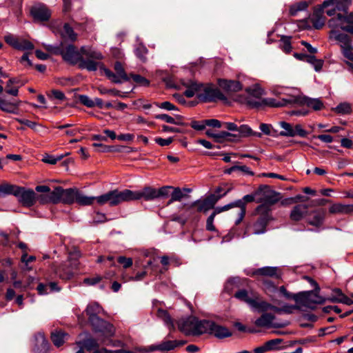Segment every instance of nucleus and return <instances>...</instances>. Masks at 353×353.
<instances>
[{
  "label": "nucleus",
  "mask_w": 353,
  "mask_h": 353,
  "mask_svg": "<svg viewBox=\"0 0 353 353\" xmlns=\"http://www.w3.org/2000/svg\"><path fill=\"white\" fill-rule=\"evenodd\" d=\"M183 85L187 88L183 92L184 96L188 98H192L194 96L196 92L200 93L203 86V83L190 80L188 82L183 83Z\"/></svg>",
  "instance_id": "obj_20"
},
{
  "label": "nucleus",
  "mask_w": 353,
  "mask_h": 353,
  "mask_svg": "<svg viewBox=\"0 0 353 353\" xmlns=\"http://www.w3.org/2000/svg\"><path fill=\"white\" fill-rule=\"evenodd\" d=\"M283 342V339H274L270 341H268L265 343L267 351H271L274 350H276L278 348V345H280Z\"/></svg>",
  "instance_id": "obj_53"
},
{
  "label": "nucleus",
  "mask_w": 353,
  "mask_h": 353,
  "mask_svg": "<svg viewBox=\"0 0 353 353\" xmlns=\"http://www.w3.org/2000/svg\"><path fill=\"white\" fill-rule=\"evenodd\" d=\"M77 344L80 348H82L83 350H86L88 352L94 351L100 345L97 340L90 336L77 341Z\"/></svg>",
  "instance_id": "obj_21"
},
{
  "label": "nucleus",
  "mask_w": 353,
  "mask_h": 353,
  "mask_svg": "<svg viewBox=\"0 0 353 353\" xmlns=\"http://www.w3.org/2000/svg\"><path fill=\"white\" fill-rule=\"evenodd\" d=\"M308 6L309 3L305 1L298 2L290 6L289 14L290 16L294 17L296 15L298 12L306 10Z\"/></svg>",
  "instance_id": "obj_34"
},
{
  "label": "nucleus",
  "mask_w": 353,
  "mask_h": 353,
  "mask_svg": "<svg viewBox=\"0 0 353 353\" xmlns=\"http://www.w3.org/2000/svg\"><path fill=\"white\" fill-rule=\"evenodd\" d=\"M172 186H163L159 189L146 185L138 191L125 189L122 191L118 189L108 191L103 194L100 199L101 202L109 201L110 206H117L123 202L139 200L153 201L159 198H165L170 194Z\"/></svg>",
  "instance_id": "obj_1"
},
{
  "label": "nucleus",
  "mask_w": 353,
  "mask_h": 353,
  "mask_svg": "<svg viewBox=\"0 0 353 353\" xmlns=\"http://www.w3.org/2000/svg\"><path fill=\"white\" fill-rule=\"evenodd\" d=\"M333 292L334 293H339V297L330 296L327 299L329 301L332 303H342L347 305H351L353 304V300L344 294L341 289L334 288L333 289Z\"/></svg>",
  "instance_id": "obj_29"
},
{
  "label": "nucleus",
  "mask_w": 353,
  "mask_h": 353,
  "mask_svg": "<svg viewBox=\"0 0 353 353\" xmlns=\"http://www.w3.org/2000/svg\"><path fill=\"white\" fill-rule=\"evenodd\" d=\"M204 334L213 335L214 337L223 339L230 337L232 332L226 327L217 324L213 321L206 320Z\"/></svg>",
  "instance_id": "obj_11"
},
{
  "label": "nucleus",
  "mask_w": 353,
  "mask_h": 353,
  "mask_svg": "<svg viewBox=\"0 0 353 353\" xmlns=\"http://www.w3.org/2000/svg\"><path fill=\"white\" fill-rule=\"evenodd\" d=\"M245 92L250 95L257 99H260L264 94L263 90L259 85H256L254 88L248 87L245 88Z\"/></svg>",
  "instance_id": "obj_51"
},
{
  "label": "nucleus",
  "mask_w": 353,
  "mask_h": 353,
  "mask_svg": "<svg viewBox=\"0 0 353 353\" xmlns=\"http://www.w3.org/2000/svg\"><path fill=\"white\" fill-rule=\"evenodd\" d=\"M238 128L239 130L237 132H239V134H236V137H234V139L249 137H256L259 138L262 137L261 132L253 131L248 125L243 124Z\"/></svg>",
  "instance_id": "obj_23"
},
{
  "label": "nucleus",
  "mask_w": 353,
  "mask_h": 353,
  "mask_svg": "<svg viewBox=\"0 0 353 353\" xmlns=\"http://www.w3.org/2000/svg\"><path fill=\"white\" fill-rule=\"evenodd\" d=\"M16 185H12L8 183L0 184V198L7 195H13Z\"/></svg>",
  "instance_id": "obj_42"
},
{
  "label": "nucleus",
  "mask_w": 353,
  "mask_h": 353,
  "mask_svg": "<svg viewBox=\"0 0 353 353\" xmlns=\"http://www.w3.org/2000/svg\"><path fill=\"white\" fill-rule=\"evenodd\" d=\"M148 50L147 48L143 44H139L134 50V54L136 57L139 59L142 62H145L146 61V54Z\"/></svg>",
  "instance_id": "obj_49"
},
{
  "label": "nucleus",
  "mask_w": 353,
  "mask_h": 353,
  "mask_svg": "<svg viewBox=\"0 0 353 353\" xmlns=\"http://www.w3.org/2000/svg\"><path fill=\"white\" fill-rule=\"evenodd\" d=\"M196 97L199 102L203 103H216L219 101L224 103L228 101V97L221 92L219 88L216 87L212 83H203L201 91L196 94Z\"/></svg>",
  "instance_id": "obj_6"
},
{
  "label": "nucleus",
  "mask_w": 353,
  "mask_h": 353,
  "mask_svg": "<svg viewBox=\"0 0 353 353\" xmlns=\"http://www.w3.org/2000/svg\"><path fill=\"white\" fill-rule=\"evenodd\" d=\"M334 112L340 114H348L352 112L351 105L348 103H340L334 109Z\"/></svg>",
  "instance_id": "obj_46"
},
{
  "label": "nucleus",
  "mask_w": 353,
  "mask_h": 353,
  "mask_svg": "<svg viewBox=\"0 0 353 353\" xmlns=\"http://www.w3.org/2000/svg\"><path fill=\"white\" fill-rule=\"evenodd\" d=\"M170 190H173V191L171 193V198L168 203V205L171 204L174 201H180L183 198L188 196V195L184 194L182 190L179 187H172V188H171Z\"/></svg>",
  "instance_id": "obj_39"
},
{
  "label": "nucleus",
  "mask_w": 353,
  "mask_h": 353,
  "mask_svg": "<svg viewBox=\"0 0 353 353\" xmlns=\"http://www.w3.org/2000/svg\"><path fill=\"white\" fill-rule=\"evenodd\" d=\"M154 141L158 145H159L161 146H167V145H170L173 142L174 137H168V139H163L161 137H156L154 139Z\"/></svg>",
  "instance_id": "obj_64"
},
{
  "label": "nucleus",
  "mask_w": 353,
  "mask_h": 353,
  "mask_svg": "<svg viewBox=\"0 0 353 353\" xmlns=\"http://www.w3.org/2000/svg\"><path fill=\"white\" fill-rule=\"evenodd\" d=\"M191 128H192L195 130L201 131L205 129L206 125L203 120L202 121H196L192 120L191 123L189 124Z\"/></svg>",
  "instance_id": "obj_63"
},
{
  "label": "nucleus",
  "mask_w": 353,
  "mask_h": 353,
  "mask_svg": "<svg viewBox=\"0 0 353 353\" xmlns=\"http://www.w3.org/2000/svg\"><path fill=\"white\" fill-rule=\"evenodd\" d=\"M4 40L6 43L16 49L19 44V40L12 34H8L4 37Z\"/></svg>",
  "instance_id": "obj_59"
},
{
  "label": "nucleus",
  "mask_w": 353,
  "mask_h": 353,
  "mask_svg": "<svg viewBox=\"0 0 353 353\" xmlns=\"http://www.w3.org/2000/svg\"><path fill=\"white\" fill-rule=\"evenodd\" d=\"M102 311V307L97 303H92L88 305L85 310L86 315L88 316V321H98V314Z\"/></svg>",
  "instance_id": "obj_28"
},
{
  "label": "nucleus",
  "mask_w": 353,
  "mask_h": 353,
  "mask_svg": "<svg viewBox=\"0 0 353 353\" xmlns=\"http://www.w3.org/2000/svg\"><path fill=\"white\" fill-rule=\"evenodd\" d=\"M154 104L159 108L166 110H179V108L170 103V101H164L163 103L154 102Z\"/></svg>",
  "instance_id": "obj_55"
},
{
  "label": "nucleus",
  "mask_w": 353,
  "mask_h": 353,
  "mask_svg": "<svg viewBox=\"0 0 353 353\" xmlns=\"http://www.w3.org/2000/svg\"><path fill=\"white\" fill-rule=\"evenodd\" d=\"M341 48L342 54L344 57L350 61H353V46L352 45L348 46H341Z\"/></svg>",
  "instance_id": "obj_60"
},
{
  "label": "nucleus",
  "mask_w": 353,
  "mask_h": 353,
  "mask_svg": "<svg viewBox=\"0 0 353 353\" xmlns=\"http://www.w3.org/2000/svg\"><path fill=\"white\" fill-rule=\"evenodd\" d=\"M95 332L101 333L105 337L113 336L115 334V329L112 324L98 317L97 321H89Z\"/></svg>",
  "instance_id": "obj_14"
},
{
  "label": "nucleus",
  "mask_w": 353,
  "mask_h": 353,
  "mask_svg": "<svg viewBox=\"0 0 353 353\" xmlns=\"http://www.w3.org/2000/svg\"><path fill=\"white\" fill-rule=\"evenodd\" d=\"M157 316L161 319L166 325L170 327L172 330H174V325L172 319L166 310L159 309L157 310Z\"/></svg>",
  "instance_id": "obj_40"
},
{
  "label": "nucleus",
  "mask_w": 353,
  "mask_h": 353,
  "mask_svg": "<svg viewBox=\"0 0 353 353\" xmlns=\"http://www.w3.org/2000/svg\"><path fill=\"white\" fill-rule=\"evenodd\" d=\"M187 343L186 341H163L160 343V348H159V351L164 352V351H170L174 350L176 347H181Z\"/></svg>",
  "instance_id": "obj_32"
},
{
  "label": "nucleus",
  "mask_w": 353,
  "mask_h": 353,
  "mask_svg": "<svg viewBox=\"0 0 353 353\" xmlns=\"http://www.w3.org/2000/svg\"><path fill=\"white\" fill-rule=\"evenodd\" d=\"M64 47L65 43L63 41H61L59 45H48L45 47V48L48 52L54 55H61L62 57L63 54Z\"/></svg>",
  "instance_id": "obj_37"
},
{
  "label": "nucleus",
  "mask_w": 353,
  "mask_h": 353,
  "mask_svg": "<svg viewBox=\"0 0 353 353\" xmlns=\"http://www.w3.org/2000/svg\"><path fill=\"white\" fill-rule=\"evenodd\" d=\"M352 2V0H337L335 2L336 8L337 10L347 14Z\"/></svg>",
  "instance_id": "obj_47"
},
{
  "label": "nucleus",
  "mask_w": 353,
  "mask_h": 353,
  "mask_svg": "<svg viewBox=\"0 0 353 353\" xmlns=\"http://www.w3.org/2000/svg\"><path fill=\"white\" fill-rule=\"evenodd\" d=\"M129 77L130 79L131 78L133 80V81H134L137 84L139 85L148 87L150 84V82L148 79H147L145 77L140 74L130 73Z\"/></svg>",
  "instance_id": "obj_44"
},
{
  "label": "nucleus",
  "mask_w": 353,
  "mask_h": 353,
  "mask_svg": "<svg viewBox=\"0 0 353 353\" xmlns=\"http://www.w3.org/2000/svg\"><path fill=\"white\" fill-rule=\"evenodd\" d=\"M101 64L103 63L92 59H85L82 56L78 63V68L81 70L86 69L89 72H94L97 70L98 67L100 68Z\"/></svg>",
  "instance_id": "obj_25"
},
{
  "label": "nucleus",
  "mask_w": 353,
  "mask_h": 353,
  "mask_svg": "<svg viewBox=\"0 0 353 353\" xmlns=\"http://www.w3.org/2000/svg\"><path fill=\"white\" fill-rule=\"evenodd\" d=\"M34 46L32 43L30 41L23 39L22 41H19V44L17 45V47L16 50H32L34 49Z\"/></svg>",
  "instance_id": "obj_56"
},
{
  "label": "nucleus",
  "mask_w": 353,
  "mask_h": 353,
  "mask_svg": "<svg viewBox=\"0 0 353 353\" xmlns=\"http://www.w3.org/2000/svg\"><path fill=\"white\" fill-rule=\"evenodd\" d=\"M100 70L103 71L106 77L110 79L114 83H121V78L118 76V74H114L110 69L107 68L104 64H101L100 66Z\"/></svg>",
  "instance_id": "obj_38"
},
{
  "label": "nucleus",
  "mask_w": 353,
  "mask_h": 353,
  "mask_svg": "<svg viewBox=\"0 0 353 353\" xmlns=\"http://www.w3.org/2000/svg\"><path fill=\"white\" fill-rule=\"evenodd\" d=\"M117 261L121 264L123 268L126 269L132 265L133 261L132 258L120 256L117 259Z\"/></svg>",
  "instance_id": "obj_62"
},
{
  "label": "nucleus",
  "mask_w": 353,
  "mask_h": 353,
  "mask_svg": "<svg viewBox=\"0 0 353 353\" xmlns=\"http://www.w3.org/2000/svg\"><path fill=\"white\" fill-rule=\"evenodd\" d=\"M308 213V206L305 204H297L292 208L290 212L291 221H301Z\"/></svg>",
  "instance_id": "obj_19"
},
{
  "label": "nucleus",
  "mask_w": 353,
  "mask_h": 353,
  "mask_svg": "<svg viewBox=\"0 0 353 353\" xmlns=\"http://www.w3.org/2000/svg\"><path fill=\"white\" fill-rule=\"evenodd\" d=\"M294 103L305 105L315 111L320 110L323 108V103L321 99H312L306 96L292 97V104Z\"/></svg>",
  "instance_id": "obj_17"
},
{
  "label": "nucleus",
  "mask_w": 353,
  "mask_h": 353,
  "mask_svg": "<svg viewBox=\"0 0 353 353\" xmlns=\"http://www.w3.org/2000/svg\"><path fill=\"white\" fill-rule=\"evenodd\" d=\"M206 320H199L196 317L190 316L186 319H180L177 322L179 330L185 335L199 336L205 332Z\"/></svg>",
  "instance_id": "obj_7"
},
{
  "label": "nucleus",
  "mask_w": 353,
  "mask_h": 353,
  "mask_svg": "<svg viewBox=\"0 0 353 353\" xmlns=\"http://www.w3.org/2000/svg\"><path fill=\"white\" fill-rule=\"evenodd\" d=\"M250 275L252 276H260L279 279L281 276V272L277 267L267 266L253 270Z\"/></svg>",
  "instance_id": "obj_18"
},
{
  "label": "nucleus",
  "mask_w": 353,
  "mask_h": 353,
  "mask_svg": "<svg viewBox=\"0 0 353 353\" xmlns=\"http://www.w3.org/2000/svg\"><path fill=\"white\" fill-rule=\"evenodd\" d=\"M292 38L291 36L287 35H282L281 37L280 41L282 44L280 45V48L285 54H290L292 50L291 43Z\"/></svg>",
  "instance_id": "obj_36"
},
{
  "label": "nucleus",
  "mask_w": 353,
  "mask_h": 353,
  "mask_svg": "<svg viewBox=\"0 0 353 353\" xmlns=\"http://www.w3.org/2000/svg\"><path fill=\"white\" fill-rule=\"evenodd\" d=\"M255 194L262 195V203L255 210L259 216L256 221H274L272 207L281 199L280 193L272 190L268 185H261L255 191Z\"/></svg>",
  "instance_id": "obj_4"
},
{
  "label": "nucleus",
  "mask_w": 353,
  "mask_h": 353,
  "mask_svg": "<svg viewBox=\"0 0 353 353\" xmlns=\"http://www.w3.org/2000/svg\"><path fill=\"white\" fill-rule=\"evenodd\" d=\"M314 282L315 289L314 290L301 292L293 295V299L296 303L303 306L314 309L316 304H323L325 301V299L319 295L320 288L315 281Z\"/></svg>",
  "instance_id": "obj_5"
},
{
  "label": "nucleus",
  "mask_w": 353,
  "mask_h": 353,
  "mask_svg": "<svg viewBox=\"0 0 353 353\" xmlns=\"http://www.w3.org/2000/svg\"><path fill=\"white\" fill-rule=\"evenodd\" d=\"M330 38H334L336 41L341 43V46H348L352 45L351 37L345 34L340 32L339 30L332 29L330 32Z\"/></svg>",
  "instance_id": "obj_26"
},
{
  "label": "nucleus",
  "mask_w": 353,
  "mask_h": 353,
  "mask_svg": "<svg viewBox=\"0 0 353 353\" xmlns=\"http://www.w3.org/2000/svg\"><path fill=\"white\" fill-rule=\"evenodd\" d=\"M81 57L74 45L68 44L64 47L62 58L65 62L74 65L79 63Z\"/></svg>",
  "instance_id": "obj_16"
},
{
  "label": "nucleus",
  "mask_w": 353,
  "mask_h": 353,
  "mask_svg": "<svg viewBox=\"0 0 353 353\" xmlns=\"http://www.w3.org/2000/svg\"><path fill=\"white\" fill-rule=\"evenodd\" d=\"M17 105L18 103L8 101L0 97V110L3 112L18 114Z\"/></svg>",
  "instance_id": "obj_31"
},
{
  "label": "nucleus",
  "mask_w": 353,
  "mask_h": 353,
  "mask_svg": "<svg viewBox=\"0 0 353 353\" xmlns=\"http://www.w3.org/2000/svg\"><path fill=\"white\" fill-rule=\"evenodd\" d=\"M234 297L239 299L240 301H244L246 303L251 305L253 301V298H250L248 296V293L245 290H240L234 294Z\"/></svg>",
  "instance_id": "obj_48"
},
{
  "label": "nucleus",
  "mask_w": 353,
  "mask_h": 353,
  "mask_svg": "<svg viewBox=\"0 0 353 353\" xmlns=\"http://www.w3.org/2000/svg\"><path fill=\"white\" fill-rule=\"evenodd\" d=\"M114 69L116 72V74H118V76L124 81H130V77L125 72L123 66L122 65V63L120 61H116L114 65Z\"/></svg>",
  "instance_id": "obj_43"
},
{
  "label": "nucleus",
  "mask_w": 353,
  "mask_h": 353,
  "mask_svg": "<svg viewBox=\"0 0 353 353\" xmlns=\"http://www.w3.org/2000/svg\"><path fill=\"white\" fill-rule=\"evenodd\" d=\"M325 19V17H312L310 20L313 27L316 30H320L324 26Z\"/></svg>",
  "instance_id": "obj_58"
},
{
  "label": "nucleus",
  "mask_w": 353,
  "mask_h": 353,
  "mask_svg": "<svg viewBox=\"0 0 353 353\" xmlns=\"http://www.w3.org/2000/svg\"><path fill=\"white\" fill-rule=\"evenodd\" d=\"M101 196L102 194L98 196H86L77 188L64 189L61 186H57L50 194H41L40 199L43 203H52L53 205L62 203L71 205L77 203L81 206H88L92 205L94 201L100 205H109V201H100Z\"/></svg>",
  "instance_id": "obj_2"
},
{
  "label": "nucleus",
  "mask_w": 353,
  "mask_h": 353,
  "mask_svg": "<svg viewBox=\"0 0 353 353\" xmlns=\"http://www.w3.org/2000/svg\"><path fill=\"white\" fill-rule=\"evenodd\" d=\"M221 196L210 194L204 198L197 199L190 203H183L181 207V215L184 218L183 221H214L215 216L221 207H215Z\"/></svg>",
  "instance_id": "obj_3"
},
{
  "label": "nucleus",
  "mask_w": 353,
  "mask_h": 353,
  "mask_svg": "<svg viewBox=\"0 0 353 353\" xmlns=\"http://www.w3.org/2000/svg\"><path fill=\"white\" fill-rule=\"evenodd\" d=\"M279 125L283 129V130L279 132L280 137H292L294 134V128L295 125L293 123L282 121L279 122Z\"/></svg>",
  "instance_id": "obj_33"
},
{
  "label": "nucleus",
  "mask_w": 353,
  "mask_h": 353,
  "mask_svg": "<svg viewBox=\"0 0 353 353\" xmlns=\"http://www.w3.org/2000/svg\"><path fill=\"white\" fill-rule=\"evenodd\" d=\"M270 303L264 301H258V297L253 299L251 307L257 309L260 312H266L270 310Z\"/></svg>",
  "instance_id": "obj_41"
},
{
  "label": "nucleus",
  "mask_w": 353,
  "mask_h": 353,
  "mask_svg": "<svg viewBox=\"0 0 353 353\" xmlns=\"http://www.w3.org/2000/svg\"><path fill=\"white\" fill-rule=\"evenodd\" d=\"M79 101L88 108H94V101L88 96L85 94H79L77 96Z\"/></svg>",
  "instance_id": "obj_54"
},
{
  "label": "nucleus",
  "mask_w": 353,
  "mask_h": 353,
  "mask_svg": "<svg viewBox=\"0 0 353 353\" xmlns=\"http://www.w3.org/2000/svg\"><path fill=\"white\" fill-rule=\"evenodd\" d=\"M276 316L274 314L265 312L254 321V325L259 327L283 328L290 324V323L286 321L282 322H274Z\"/></svg>",
  "instance_id": "obj_12"
},
{
  "label": "nucleus",
  "mask_w": 353,
  "mask_h": 353,
  "mask_svg": "<svg viewBox=\"0 0 353 353\" xmlns=\"http://www.w3.org/2000/svg\"><path fill=\"white\" fill-rule=\"evenodd\" d=\"M263 104H265V107L279 108L286 106L292 104V96L288 98H283L279 101H276L274 98H265L263 99Z\"/></svg>",
  "instance_id": "obj_22"
},
{
  "label": "nucleus",
  "mask_w": 353,
  "mask_h": 353,
  "mask_svg": "<svg viewBox=\"0 0 353 353\" xmlns=\"http://www.w3.org/2000/svg\"><path fill=\"white\" fill-rule=\"evenodd\" d=\"M353 211V205H343L341 203H336L332 205L330 208L328 213L330 214H352Z\"/></svg>",
  "instance_id": "obj_30"
},
{
  "label": "nucleus",
  "mask_w": 353,
  "mask_h": 353,
  "mask_svg": "<svg viewBox=\"0 0 353 353\" xmlns=\"http://www.w3.org/2000/svg\"><path fill=\"white\" fill-rule=\"evenodd\" d=\"M254 201V194H246L242 199L231 202L220 208L219 212H224L233 208H239L238 216L235 221H243L246 212V204Z\"/></svg>",
  "instance_id": "obj_10"
},
{
  "label": "nucleus",
  "mask_w": 353,
  "mask_h": 353,
  "mask_svg": "<svg viewBox=\"0 0 353 353\" xmlns=\"http://www.w3.org/2000/svg\"><path fill=\"white\" fill-rule=\"evenodd\" d=\"M60 35L64 43L66 40L74 42L77 39V34L74 31L73 28L68 23H64L63 30L60 32Z\"/></svg>",
  "instance_id": "obj_27"
},
{
  "label": "nucleus",
  "mask_w": 353,
  "mask_h": 353,
  "mask_svg": "<svg viewBox=\"0 0 353 353\" xmlns=\"http://www.w3.org/2000/svg\"><path fill=\"white\" fill-rule=\"evenodd\" d=\"M346 26H343L341 29L347 33L353 34V12L346 14Z\"/></svg>",
  "instance_id": "obj_45"
},
{
  "label": "nucleus",
  "mask_w": 353,
  "mask_h": 353,
  "mask_svg": "<svg viewBox=\"0 0 353 353\" xmlns=\"http://www.w3.org/2000/svg\"><path fill=\"white\" fill-rule=\"evenodd\" d=\"M236 137V134H232L227 131H221L219 133H217L215 143H223L228 137H233L234 139Z\"/></svg>",
  "instance_id": "obj_52"
},
{
  "label": "nucleus",
  "mask_w": 353,
  "mask_h": 353,
  "mask_svg": "<svg viewBox=\"0 0 353 353\" xmlns=\"http://www.w3.org/2000/svg\"><path fill=\"white\" fill-rule=\"evenodd\" d=\"M30 14L34 21H48L51 17V11L44 3H38L32 6Z\"/></svg>",
  "instance_id": "obj_13"
},
{
  "label": "nucleus",
  "mask_w": 353,
  "mask_h": 353,
  "mask_svg": "<svg viewBox=\"0 0 353 353\" xmlns=\"http://www.w3.org/2000/svg\"><path fill=\"white\" fill-rule=\"evenodd\" d=\"M70 256L67 261L61 263L59 266L52 265L53 272L62 280H70L73 278L76 271L79 270V262L77 259H72Z\"/></svg>",
  "instance_id": "obj_8"
},
{
  "label": "nucleus",
  "mask_w": 353,
  "mask_h": 353,
  "mask_svg": "<svg viewBox=\"0 0 353 353\" xmlns=\"http://www.w3.org/2000/svg\"><path fill=\"white\" fill-rule=\"evenodd\" d=\"M246 105L252 109L262 110L265 108V104H263V99L261 101H256L252 99H246Z\"/></svg>",
  "instance_id": "obj_50"
},
{
  "label": "nucleus",
  "mask_w": 353,
  "mask_h": 353,
  "mask_svg": "<svg viewBox=\"0 0 353 353\" xmlns=\"http://www.w3.org/2000/svg\"><path fill=\"white\" fill-rule=\"evenodd\" d=\"M206 126L212 127L214 128H221L223 126V123L218 119H210L203 120Z\"/></svg>",
  "instance_id": "obj_61"
},
{
  "label": "nucleus",
  "mask_w": 353,
  "mask_h": 353,
  "mask_svg": "<svg viewBox=\"0 0 353 353\" xmlns=\"http://www.w3.org/2000/svg\"><path fill=\"white\" fill-rule=\"evenodd\" d=\"M69 335L61 330H55L51 332V340L53 344L59 347L68 340Z\"/></svg>",
  "instance_id": "obj_24"
},
{
  "label": "nucleus",
  "mask_w": 353,
  "mask_h": 353,
  "mask_svg": "<svg viewBox=\"0 0 353 353\" xmlns=\"http://www.w3.org/2000/svg\"><path fill=\"white\" fill-rule=\"evenodd\" d=\"M154 118L158 120L164 121L170 124H174L180 126H188V123L185 122H175L174 118L167 114H158L154 116Z\"/></svg>",
  "instance_id": "obj_35"
},
{
  "label": "nucleus",
  "mask_w": 353,
  "mask_h": 353,
  "mask_svg": "<svg viewBox=\"0 0 353 353\" xmlns=\"http://www.w3.org/2000/svg\"><path fill=\"white\" fill-rule=\"evenodd\" d=\"M217 85L220 90H222L228 94L235 93L243 90L242 83L236 80L219 78Z\"/></svg>",
  "instance_id": "obj_15"
},
{
  "label": "nucleus",
  "mask_w": 353,
  "mask_h": 353,
  "mask_svg": "<svg viewBox=\"0 0 353 353\" xmlns=\"http://www.w3.org/2000/svg\"><path fill=\"white\" fill-rule=\"evenodd\" d=\"M14 196L18 199V201L22 206L30 208L33 206L37 201L41 204H46L41 201L40 196L41 194H37L34 191L30 188L18 186L16 185L14 191Z\"/></svg>",
  "instance_id": "obj_9"
},
{
  "label": "nucleus",
  "mask_w": 353,
  "mask_h": 353,
  "mask_svg": "<svg viewBox=\"0 0 353 353\" xmlns=\"http://www.w3.org/2000/svg\"><path fill=\"white\" fill-rule=\"evenodd\" d=\"M294 134L292 137H300L302 138L307 137L308 135V132L304 130L301 124H296L294 128Z\"/></svg>",
  "instance_id": "obj_57"
}]
</instances>
